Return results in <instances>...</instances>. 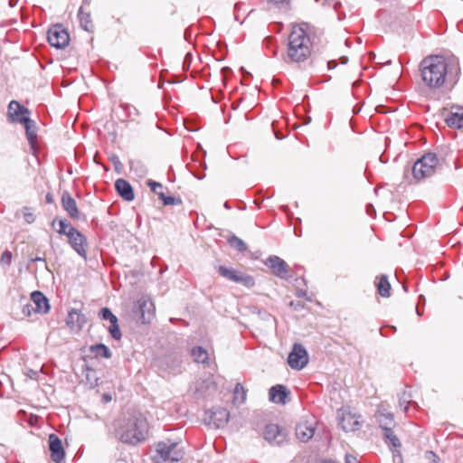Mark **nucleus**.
Segmentation results:
<instances>
[{
    "label": "nucleus",
    "mask_w": 463,
    "mask_h": 463,
    "mask_svg": "<svg viewBox=\"0 0 463 463\" xmlns=\"http://www.w3.org/2000/svg\"><path fill=\"white\" fill-rule=\"evenodd\" d=\"M423 83L430 89H439L447 81L455 83L460 72L458 59H447L444 56L430 55L425 57L420 64Z\"/></svg>",
    "instance_id": "nucleus-1"
},
{
    "label": "nucleus",
    "mask_w": 463,
    "mask_h": 463,
    "mask_svg": "<svg viewBox=\"0 0 463 463\" xmlns=\"http://www.w3.org/2000/svg\"><path fill=\"white\" fill-rule=\"evenodd\" d=\"M311 26L300 23L292 26L288 36L287 56L292 62L306 61L311 54Z\"/></svg>",
    "instance_id": "nucleus-2"
},
{
    "label": "nucleus",
    "mask_w": 463,
    "mask_h": 463,
    "mask_svg": "<svg viewBox=\"0 0 463 463\" xmlns=\"http://www.w3.org/2000/svg\"><path fill=\"white\" fill-rule=\"evenodd\" d=\"M149 424L141 413L124 419L117 430V435L123 443L137 445L143 442L148 434Z\"/></svg>",
    "instance_id": "nucleus-3"
},
{
    "label": "nucleus",
    "mask_w": 463,
    "mask_h": 463,
    "mask_svg": "<svg viewBox=\"0 0 463 463\" xmlns=\"http://www.w3.org/2000/svg\"><path fill=\"white\" fill-rule=\"evenodd\" d=\"M184 456V449L178 442L159 441L156 444L155 454L152 459L156 463H160L167 460L173 462L180 461Z\"/></svg>",
    "instance_id": "nucleus-4"
},
{
    "label": "nucleus",
    "mask_w": 463,
    "mask_h": 463,
    "mask_svg": "<svg viewBox=\"0 0 463 463\" xmlns=\"http://www.w3.org/2000/svg\"><path fill=\"white\" fill-rule=\"evenodd\" d=\"M439 159L435 154L428 153L418 159L411 169L412 177L416 182L434 175Z\"/></svg>",
    "instance_id": "nucleus-5"
},
{
    "label": "nucleus",
    "mask_w": 463,
    "mask_h": 463,
    "mask_svg": "<svg viewBox=\"0 0 463 463\" xmlns=\"http://www.w3.org/2000/svg\"><path fill=\"white\" fill-rule=\"evenodd\" d=\"M47 39L49 43L57 49L66 47L70 42L68 32L60 24L53 25L49 29Z\"/></svg>",
    "instance_id": "nucleus-6"
},
{
    "label": "nucleus",
    "mask_w": 463,
    "mask_h": 463,
    "mask_svg": "<svg viewBox=\"0 0 463 463\" xmlns=\"http://www.w3.org/2000/svg\"><path fill=\"white\" fill-rule=\"evenodd\" d=\"M68 242L71 247L84 260L87 259V238L76 228L68 231Z\"/></svg>",
    "instance_id": "nucleus-7"
},
{
    "label": "nucleus",
    "mask_w": 463,
    "mask_h": 463,
    "mask_svg": "<svg viewBox=\"0 0 463 463\" xmlns=\"http://www.w3.org/2000/svg\"><path fill=\"white\" fill-rule=\"evenodd\" d=\"M263 437L270 445L280 446L287 441L288 433L277 424H268L264 428Z\"/></svg>",
    "instance_id": "nucleus-8"
},
{
    "label": "nucleus",
    "mask_w": 463,
    "mask_h": 463,
    "mask_svg": "<svg viewBox=\"0 0 463 463\" xmlns=\"http://www.w3.org/2000/svg\"><path fill=\"white\" fill-rule=\"evenodd\" d=\"M308 362V355L306 349L300 344H294L288 357V365L295 370L303 369Z\"/></svg>",
    "instance_id": "nucleus-9"
},
{
    "label": "nucleus",
    "mask_w": 463,
    "mask_h": 463,
    "mask_svg": "<svg viewBox=\"0 0 463 463\" xmlns=\"http://www.w3.org/2000/svg\"><path fill=\"white\" fill-rule=\"evenodd\" d=\"M316 424L317 420L313 416L302 418L296 427L297 438L302 442L309 440L315 434Z\"/></svg>",
    "instance_id": "nucleus-10"
},
{
    "label": "nucleus",
    "mask_w": 463,
    "mask_h": 463,
    "mask_svg": "<svg viewBox=\"0 0 463 463\" xmlns=\"http://www.w3.org/2000/svg\"><path fill=\"white\" fill-rule=\"evenodd\" d=\"M218 272L220 273L221 276L226 278L227 279L236 283L242 284L248 288H251L255 284L254 279L251 276H249L243 272L238 271L233 269L220 266L218 268Z\"/></svg>",
    "instance_id": "nucleus-11"
},
{
    "label": "nucleus",
    "mask_w": 463,
    "mask_h": 463,
    "mask_svg": "<svg viewBox=\"0 0 463 463\" xmlns=\"http://www.w3.org/2000/svg\"><path fill=\"white\" fill-rule=\"evenodd\" d=\"M31 309L41 315L46 314L50 309L48 298L40 291L33 292L31 295V303L26 306L24 312L25 313L27 310V314L31 315Z\"/></svg>",
    "instance_id": "nucleus-12"
},
{
    "label": "nucleus",
    "mask_w": 463,
    "mask_h": 463,
    "mask_svg": "<svg viewBox=\"0 0 463 463\" xmlns=\"http://www.w3.org/2000/svg\"><path fill=\"white\" fill-rule=\"evenodd\" d=\"M265 265L270 269L275 276L280 279L287 278L289 271L288 265L286 263V261L275 255L269 256L266 260Z\"/></svg>",
    "instance_id": "nucleus-13"
},
{
    "label": "nucleus",
    "mask_w": 463,
    "mask_h": 463,
    "mask_svg": "<svg viewBox=\"0 0 463 463\" xmlns=\"http://www.w3.org/2000/svg\"><path fill=\"white\" fill-rule=\"evenodd\" d=\"M207 423L213 426L214 428L219 429L224 427L227 424L230 413L224 408H214L207 412Z\"/></svg>",
    "instance_id": "nucleus-14"
},
{
    "label": "nucleus",
    "mask_w": 463,
    "mask_h": 463,
    "mask_svg": "<svg viewBox=\"0 0 463 463\" xmlns=\"http://www.w3.org/2000/svg\"><path fill=\"white\" fill-rule=\"evenodd\" d=\"M339 417V425L345 431H354L361 427L360 415L350 411H342Z\"/></svg>",
    "instance_id": "nucleus-15"
},
{
    "label": "nucleus",
    "mask_w": 463,
    "mask_h": 463,
    "mask_svg": "<svg viewBox=\"0 0 463 463\" xmlns=\"http://www.w3.org/2000/svg\"><path fill=\"white\" fill-rule=\"evenodd\" d=\"M49 449L51 458L55 463H61L65 458V452L61 439L55 435L49 436Z\"/></svg>",
    "instance_id": "nucleus-16"
},
{
    "label": "nucleus",
    "mask_w": 463,
    "mask_h": 463,
    "mask_svg": "<svg viewBox=\"0 0 463 463\" xmlns=\"http://www.w3.org/2000/svg\"><path fill=\"white\" fill-rule=\"evenodd\" d=\"M375 416L382 430L392 428L395 426L393 414L384 404H381L378 407Z\"/></svg>",
    "instance_id": "nucleus-17"
},
{
    "label": "nucleus",
    "mask_w": 463,
    "mask_h": 463,
    "mask_svg": "<svg viewBox=\"0 0 463 463\" xmlns=\"http://www.w3.org/2000/svg\"><path fill=\"white\" fill-rule=\"evenodd\" d=\"M383 437L385 439L386 443L389 446H392L396 450L393 451V462L394 463H402V455L398 449L402 447L401 441L398 439V437L393 433L392 428H388L385 430H383Z\"/></svg>",
    "instance_id": "nucleus-18"
},
{
    "label": "nucleus",
    "mask_w": 463,
    "mask_h": 463,
    "mask_svg": "<svg viewBox=\"0 0 463 463\" xmlns=\"http://www.w3.org/2000/svg\"><path fill=\"white\" fill-rule=\"evenodd\" d=\"M29 111L19 102L13 100L8 105V118L12 122L22 123L23 117H28Z\"/></svg>",
    "instance_id": "nucleus-19"
},
{
    "label": "nucleus",
    "mask_w": 463,
    "mask_h": 463,
    "mask_svg": "<svg viewBox=\"0 0 463 463\" xmlns=\"http://www.w3.org/2000/svg\"><path fill=\"white\" fill-rule=\"evenodd\" d=\"M147 185L155 194L158 195L159 199L163 201V203L165 205H175L182 203V200L180 198H176L170 195L167 196L164 194L163 191H156V188L163 189V185L160 183H157L153 180H148Z\"/></svg>",
    "instance_id": "nucleus-20"
},
{
    "label": "nucleus",
    "mask_w": 463,
    "mask_h": 463,
    "mask_svg": "<svg viewBox=\"0 0 463 463\" xmlns=\"http://www.w3.org/2000/svg\"><path fill=\"white\" fill-rule=\"evenodd\" d=\"M445 121L449 127L463 128V107L452 106Z\"/></svg>",
    "instance_id": "nucleus-21"
},
{
    "label": "nucleus",
    "mask_w": 463,
    "mask_h": 463,
    "mask_svg": "<svg viewBox=\"0 0 463 463\" xmlns=\"http://www.w3.org/2000/svg\"><path fill=\"white\" fill-rule=\"evenodd\" d=\"M61 204L63 209L67 212L71 218H79L80 213L77 207L76 201L71 196V194L67 191H64L62 193Z\"/></svg>",
    "instance_id": "nucleus-22"
},
{
    "label": "nucleus",
    "mask_w": 463,
    "mask_h": 463,
    "mask_svg": "<svg viewBox=\"0 0 463 463\" xmlns=\"http://www.w3.org/2000/svg\"><path fill=\"white\" fill-rule=\"evenodd\" d=\"M269 395L271 402L285 404L289 392L284 385L277 384L269 389Z\"/></svg>",
    "instance_id": "nucleus-23"
},
{
    "label": "nucleus",
    "mask_w": 463,
    "mask_h": 463,
    "mask_svg": "<svg viewBox=\"0 0 463 463\" xmlns=\"http://www.w3.org/2000/svg\"><path fill=\"white\" fill-rule=\"evenodd\" d=\"M115 188L118 194L126 201L131 202L135 198L131 184L125 179H118L115 182Z\"/></svg>",
    "instance_id": "nucleus-24"
},
{
    "label": "nucleus",
    "mask_w": 463,
    "mask_h": 463,
    "mask_svg": "<svg viewBox=\"0 0 463 463\" xmlns=\"http://www.w3.org/2000/svg\"><path fill=\"white\" fill-rule=\"evenodd\" d=\"M137 309L140 313V318H152L155 317V305L146 298H141L137 300Z\"/></svg>",
    "instance_id": "nucleus-25"
},
{
    "label": "nucleus",
    "mask_w": 463,
    "mask_h": 463,
    "mask_svg": "<svg viewBox=\"0 0 463 463\" xmlns=\"http://www.w3.org/2000/svg\"><path fill=\"white\" fill-rule=\"evenodd\" d=\"M22 124L24 126L26 137L31 145H33L37 137L36 126L34 121L28 117H23Z\"/></svg>",
    "instance_id": "nucleus-26"
},
{
    "label": "nucleus",
    "mask_w": 463,
    "mask_h": 463,
    "mask_svg": "<svg viewBox=\"0 0 463 463\" xmlns=\"http://www.w3.org/2000/svg\"><path fill=\"white\" fill-rule=\"evenodd\" d=\"M376 287L378 293L382 297L387 298L390 296L391 285L386 275L380 276L379 280L376 283Z\"/></svg>",
    "instance_id": "nucleus-27"
},
{
    "label": "nucleus",
    "mask_w": 463,
    "mask_h": 463,
    "mask_svg": "<svg viewBox=\"0 0 463 463\" xmlns=\"http://www.w3.org/2000/svg\"><path fill=\"white\" fill-rule=\"evenodd\" d=\"M90 352L95 357L110 358V350L103 344L93 345L90 347Z\"/></svg>",
    "instance_id": "nucleus-28"
},
{
    "label": "nucleus",
    "mask_w": 463,
    "mask_h": 463,
    "mask_svg": "<svg viewBox=\"0 0 463 463\" xmlns=\"http://www.w3.org/2000/svg\"><path fill=\"white\" fill-rule=\"evenodd\" d=\"M191 354L196 363L205 364L209 361V354L207 351L201 346L194 347Z\"/></svg>",
    "instance_id": "nucleus-29"
},
{
    "label": "nucleus",
    "mask_w": 463,
    "mask_h": 463,
    "mask_svg": "<svg viewBox=\"0 0 463 463\" xmlns=\"http://www.w3.org/2000/svg\"><path fill=\"white\" fill-rule=\"evenodd\" d=\"M52 226L56 229V232L59 234L66 235V236H68V231H70L71 228H74L66 220H57V219H54L52 221Z\"/></svg>",
    "instance_id": "nucleus-30"
},
{
    "label": "nucleus",
    "mask_w": 463,
    "mask_h": 463,
    "mask_svg": "<svg viewBox=\"0 0 463 463\" xmlns=\"http://www.w3.org/2000/svg\"><path fill=\"white\" fill-rule=\"evenodd\" d=\"M78 16H79V19H80V26L85 31H88V32L91 31L92 28H93V24H92V22L90 20V14L83 12L82 7H80V10H79Z\"/></svg>",
    "instance_id": "nucleus-31"
},
{
    "label": "nucleus",
    "mask_w": 463,
    "mask_h": 463,
    "mask_svg": "<svg viewBox=\"0 0 463 463\" xmlns=\"http://www.w3.org/2000/svg\"><path fill=\"white\" fill-rule=\"evenodd\" d=\"M234 403L242 404L246 401V391L241 383H237L234 388Z\"/></svg>",
    "instance_id": "nucleus-32"
},
{
    "label": "nucleus",
    "mask_w": 463,
    "mask_h": 463,
    "mask_svg": "<svg viewBox=\"0 0 463 463\" xmlns=\"http://www.w3.org/2000/svg\"><path fill=\"white\" fill-rule=\"evenodd\" d=\"M415 403L411 400V394L404 392L402 397L399 399V405L403 410L404 412L409 413L411 406Z\"/></svg>",
    "instance_id": "nucleus-33"
},
{
    "label": "nucleus",
    "mask_w": 463,
    "mask_h": 463,
    "mask_svg": "<svg viewBox=\"0 0 463 463\" xmlns=\"http://www.w3.org/2000/svg\"><path fill=\"white\" fill-rule=\"evenodd\" d=\"M228 242L231 245V247L238 250L241 252L245 251L247 250L245 242L241 239L236 237L235 235L229 238Z\"/></svg>",
    "instance_id": "nucleus-34"
},
{
    "label": "nucleus",
    "mask_w": 463,
    "mask_h": 463,
    "mask_svg": "<svg viewBox=\"0 0 463 463\" xmlns=\"http://www.w3.org/2000/svg\"><path fill=\"white\" fill-rule=\"evenodd\" d=\"M110 325L109 326V331L111 335V336L116 339L119 340L121 338V332L119 329V326L118 325V320H109Z\"/></svg>",
    "instance_id": "nucleus-35"
},
{
    "label": "nucleus",
    "mask_w": 463,
    "mask_h": 463,
    "mask_svg": "<svg viewBox=\"0 0 463 463\" xmlns=\"http://www.w3.org/2000/svg\"><path fill=\"white\" fill-rule=\"evenodd\" d=\"M86 380L90 387H95L98 385V377L96 376L95 371L92 369L87 368Z\"/></svg>",
    "instance_id": "nucleus-36"
},
{
    "label": "nucleus",
    "mask_w": 463,
    "mask_h": 463,
    "mask_svg": "<svg viewBox=\"0 0 463 463\" xmlns=\"http://www.w3.org/2000/svg\"><path fill=\"white\" fill-rule=\"evenodd\" d=\"M12 262V252L8 250H5L0 257V265L8 268Z\"/></svg>",
    "instance_id": "nucleus-37"
},
{
    "label": "nucleus",
    "mask_w": 463,
    "mask_h": 463,
    "mask_svg": "<svg viewBox=\"0 0 463 463\" xmlns=\"http://www.w3.org/2000/svg\"><path fill=\"white\" fill-rule=\"evenodd\" d=\"M268 1L271 4H273L277 8L287 11L290 7L291 0H268Z\"/></svg>",
    "instance_id": "nucleus-38"
},
{
    "label": "nucleus",
    "mask_w": 463,
    "mask_h": 463,
    "mask_svg": "<svg viewBox=\"0 0 463 463\" xmlns=\"http://www.w3.org/2000/svg\"><path fill=\"white\" fill-rule=\"evenodd\" d=\"M99 318L114 319L117 318L108 307L100 308L99 312Z\"/></svg>",
    "instance_id": "nucleus-39"
},
{
    "label": "nucleus",
    "mask_w": 463,
    "mask_h": 463,
    "mask_svg": "<svg viewBox=\"0 0 463 463\" xmlns=\"http://www.w3.org/2000/svg\"><path fill=\"white\" fill-rule=\"evenodd\" d=\"M121 107L126 110L128 111V115H132V114H135L137 115V110L136 108H134L133 106L131 105H128V104H124V105H121Z\"/></svg>",
    "instance_id": "nucleus-40"
},
{
    "label": "nucleus",
    "mask_w": 463,
    "mask_h": 463,
    "mask_svg": "<svg viewBox=\"0 0 463 463\" xmlns=\"http://www.w3.org/2000/svg\"><path fill=\"white\" fill-rule=\"evenodd\" d=\"M24 220L26 221V222L28 223H33L35 220V216L33 213H24Z\"/></svg>",
    "instance_id": "nucleus-41"
},
{
    "label": "nucleus",
    "mask_w": 463,
    "mask_h": 463,
    "mask_svg": "<svg viewBox=\"0 0 463 463\" xmlns=\"http://www.w3.org/2000/svg\"><path fill=\"white\" fill-rule=\"evenodd\" d=\"M345 463H359L357 458L353 455H345Z\"/></svg>",
    "instance_id": "nucleus-42"
},
{
    "label": "nucleus",
    "mask_w": 463,
    "mask_h": 463,
    "mask_svg": "<svg viewBox=\"0 0 463 463\" xmlns=\"http://www.w3.org/2000/svg\"><path fill=\"white\" fill-rule=\"evenodd\" d=\"M202 385H205V387L208 389L210 388V386L213 387V389H215V385L213 383V382H212L210 379L204 381L202 383ZM203 386H202L201 388H203Z\"/></svg>",
    "instance_id": "nucleus-43"
},
{
    "label": "nucleus",
    "mask_w": 463,
    "mask_h": 463,
    "mask_svg": "<svg viewBox=\"0 0 463 463\" xmlns=\"http://www.w3.org/2000/svg\"><path fill=\"white\" fill-rule=\"evenodd\" d=\"M68 316H69V318H73V316L80 317V315L76 309H71L69 311Z\"/></svg>",
    "instance_id": "nucleus-44"
},
{
    "label": "nucleus",
    "mask_w": 463,
    "mask_h": 463,
    "mask_svg": "<svg viewBox=\"0 0 463 463\" xmlns=\"http://www.w3.org/2000/svg\"><path fill=\"white\" fill-rule=\"evenodd\" d=\"M80 320H73V319H71V320H66V325L70 327V328H73L74 327V325L76 322H79Z\"/></svg>",
    "instance_id": "nucleus-45"
},
{
    "label": "nucleus",
    "mask_w": 463,
    "mask_h": 463,
    "mask_svg": "<svg viewBox=\"0 0 463 463\" xmlns=\"http://www.w3.org/2000/svg\"><path fill=\"white\" fill-rule=\"evenodd\" d=\"M366 212H367V213H368L369 215H372V214H373V213H374V208H373V206L372 204H368V205L366 206Z\"/></svg>",
    "instance_id": "nucleus-46"
},
{
    "label": "nucleus",
    "mask_w": 463,
    "mask_h": 463,
    "mask_svg": "<svg viewBox=\"0 0 463 463\" xmlns=\"http://www.w3.org/2000/svg\"><path fill=\"white\" fill-rule=\"evenodd\" d=\"M327 66L329 70L334 69L336 66V62L335 61H329L327 62Z\"/></svg>",
    "instance_id": "nucleus-47"
},
{
    "label": "nucleus",
    "mask_w": 463,
    "mask_h": 463,
    "mask_svg": "<svg viewBox=\"0 0 463 463\" xmlns=\"http://www.w3.org/2000/svg\"><path fill=\"white\" fill-rule=\"evenodd\" d=\"M46 202H47L48 203H52V194H48L46 195Z\"/></svg>",
    "instance_id": "nucleus-48"
},
{
    "label": "nucleus",
    "mask_w": 463,
    "mask_h": 463,
    "mask_svg": "<svg viewBox=\"0 0 463 463\" xmlns=\"http://www.w3.org/2000/svg\"><path fill=\"white\" fill-rule=\"evenodd\" d=\"M386 328H389V326H386ZM384 330H385V327H381L380 328V333H381V335L386 336L387 334L384 332Z\"/></svg>",
    "instance_id": "nucleus-49"
},
{
    "label": "nucleus",
    "mask_w": 463,
    "mask_h": 463,
    "mask_svg": "<svg viewBox=\"0 0 463 463\" xmlns=\"http://www.w3.org/2000/svg\"><path fill=\"white\" fill-rule=\"evenodd\" d=\"M290 305H291L292 307H295L294 308H298V307H299V304H298H298H295V302H293V301L290 303Z\"/></svg>",
    "instance_id": "nucleus-50"
},
{
    "label": "nucleus",
    "mask_w": 463,
    "mask_h": 463,
    "mask_svg": "<svg viewBox=\"0 0 463 463\" xmlns=\"http://www.w3.org/2000/svg\"><path fill=\"white\" fill-rule=\"evenodd\" d=\"M347 61H348V59H347L346 57H343V58H342V63H344V64H345V63H346V62H347Z\"/></svg>",
    "instance_id": "nucleus-51"
},
{
    "label": "nucleus",
    "mask_w": 463,
    "mask_h": 463,
    "mask_svg": "<svg viewBox=\"0 0 463 463\" xmlns=\"http://www.w3.org/2000/svg\"><path fill=\"white\" fill-rule=\"evenodd\" d=\"M354 113H359V109H355V110H354Z\"/></svg>",
    "instance_id": "nucleus-52"
},
{
    "label": "nucleus",
    "mask_w": 463,
    "mask_h": 463,
    "mask_svg": "<svg viewBox=\"0 0 463 463\" xmlns=\"http://www.w3.org/2000/svg\"><path fill=\"white\" fill-rule=\"evenodd\" d=\"M354 113H359V109H355V110H354Z\"/></svg>",
    "instance_id": "nucleus-53"
},
{
    "label": "nucleus",
    "mask_w": 463,
    "mask_h": 463,
    "mask_svg": "<svg viewBox=\"0 0 463 463\" xmlns=\"http://www.w3.org/2000/svg\"><path fill=\"white\" fill-rule=\"evenodd\" d=\"M105 399H106L107 401H109V400H110V397H109V396H105Z\"/></svg>",
    "instance_id": "nucleus-54"
}]
</instances>
